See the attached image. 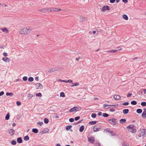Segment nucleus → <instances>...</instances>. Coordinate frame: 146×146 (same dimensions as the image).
<instances>
[{
  "label": "nucleus",
  "instance_id": "57",
  "mask_svg": "<svg viewBox=\"0 0 146 146\" xmlns=\"http://www.w3.org/2000/svg\"><path fill=\"white\" fill-rule=\"evenodd\" d=\"M4 94V92L3 91H1L0 92V96H2Z\"/></svg>",
  "mask_w": 146,
  "mask_h": 146
},
{
  "label": "nucleus",
  "instance_id": "23",
  "mask_svg": "<svg viewBox=\"0 0 146 146\" xmlns=\"http://www.w3.org/2000/svg\"><path fill=\"white\" fill-rule=\"evenodd\" d=\"M84 126H83V125L81 126L80 128L79 131L81 132H82L84 130Z\"/></svg>",
  "mask_w": 146,
  "mask_h": 146
},
{
  "label": "nucleus",
  "instance_id": "52",
  "mask_svg": "<svg viewBox=\"0 0 146 146\" xmlns=\"http://www.w3.org/2000/svg\"><path fill=\"white\" fill-rule=\"evenodd\" d=\"M3 54L4 56H5V57L7 56L8 55L7 54L6 52H3Z\"/></svg>",
  "mask_w": 146,
  "mask_h": 146
},
{
  "label": "nucleus",
  "instance_id": "29",
  "mask_svg": "<svg viewBox=\"0 0 146 146\" xmlns=\"http://www.w3.org/2000/svg\"><path fill=\"white\" fill-rule=\"evenodd\" d=\"M10 117L9 114V113H8L6 115L5 117V119L6 120H8L9 119Z\"/></svg>",
  "mask_w": 146,
  "mask_h": 146
},
{
  "label": "nucleus",
  "instance_id": "39",
  "mask_svg": "<svg viewBox=\"0 0 146 146\" xmlns=\"http://www.w3.org/2000/svg\"><path fill=\"white\" fill-rule=\"evenodd\" d=\"M102 115L104 117H108L109 115L107 113H103Z\"/></svg>",
  "mask_w": 146,
  "mask_h": 146
},
{
  "label": "nucleus",
  "instance_id": "48",
  "mask_svg": "<svg viewBox=\"0 0 146 146\" xmlns=\"http://www.w3.org/2000/svg\"><path fill=\"white\" fill-rule=\"evenodd\" d=\"M117 51H118L117 50L113 49V50H111V53H112V52L115 53V52H117Z\"/></svg>",
  "mask_w": 146,
  "mask_h": 146
},
{
  "label": "nucleus",
  "instance_id": "33",
  "mask_svg": "<svg viewBox=\"0 0 146 146\" xmlns=\"http://www.w3.org/2000/svg\"><path fill=\"white\" fill-rule=\"evenodd\" d=\"M34 80L33 78L32 77H30L28 78V81L29 82H32Z\"/></svg>",
  "mask_w": 146,
  "mask_h": 146
},
{
  "label": "nucleus",
  "instance_id": "59",
  "mask_svg": "<svg viewBox=\"0 0 146 146\" xmlns=\"http://www.w3.org/2000/svg\"><path fill=\"white\" fill-rule=\"evenodd\" d=\"M132 95V94L131 93H128L127 95V97H130Z\"/></svg>",
  "mask_w": 146,
  "mask_h": 146
},
{
  "label": "nucleus",
  "instance_id": "19",
  "mask_svg": "<svg viewBox=\"0 0 146 146\" xmlns=\"http://www.w3.org/2000/svg\"><path fill=\"white\" fill-rule=\"evenodd\" d=\"M129 111V110L128 109H124L123 111V113L125 114H126L128 113Z\"/></svg>",
  "mask_w": 146,
  "mask_h": 146
},
{
  "label": "nucleus",
  "instance_id": "50",
  "mask_svg": "<svg viewBox=\"0 0 146 146\" xmlns=\"http://www.w3.org/2000/svg\"><path fill=\"white\" fill-rule=\"evenodd\" d=\"M129 104V103L128 102H125L122 104L124 106H127Z\"/></svg>",
  "mask_w": 146,
  "mask_h": 146
},
{
  "label": "nucleus",
  "instance_id": "1",
  "mask_svg": "<svg viewBox=\"0 0 146 146\" xmlns=\"http://www.w3.org/2000/svg\"><path fill=\"white\" fill-rule=\"evenodd\" d=\"M32 30V28L27 27L21 29L19 31V33L22 35H27L29 34Z\"/></svg>",
  "mask_w": 146,
  "mask_h": 146
},
{
  "label": "nucleus",
  "instance_id": "8",
  "mask_svg": "<svg viewBox=\"0 0 146 146\" xmlns=\"http://www.w3.org/2000/svg\"><path fill=\"white\" fill-rule=\"evenodd\" d=\"M9 133L10 136L13 135L15 133V131L13 129H10L8 131Z\"/></svg>",
  "mask_w": 146,
  "mask_h": 146
},
{
  "label": "nucleus",
  "instance_id": "2",
  "mask_svg": "<svg viewBox=\"0 0 146 146\" xmlns=\"http://www.w3.org/2000/svg\"><path fill=\"white\" fill-rule=\"evenodd\" d=\"M81 110V108L80 107H75L73 108H71L69 111L70 112H72L73 111L76 112L78 110Z\"/></svg>",
  "mask_w": 146,
  "mask_h": 146
},
{
  "label": "nucleus",
  "instance_id": "12",
  "mask_svg": "<svg viewBox=\"0 0 146 146\" xmlns=\"http://www.w3.org/2000/svg\"><path fill=\"white\" fill-rule=\"evenodd\" d=\"M114 99L116 100H118L121 98L120 96L118 95H115L113 96Z\"/></svg>",
  "mask_w": 146,
  "mask_h": 146
},
{
  "label": "nucleus",
  "instance_id": "25",
  "mask_svg": "<svg viewBox=\"0 0 146 146\" xmlns=\"http://www.w3.org/2000/svg\"><path fill=\"white\" fill-rule=\"evenodd\" d=\"M126 122V120L124 119H121L120 120V122L122 124L123 123H125Z\"/></svg>",
  "mask_w": 146,
  "mask_h": 146
},
{
  "label": "nucleus",
  "instance_id": "11",
  "mask_svg": "<svg viewBox=\"0 0 146 146\" xmlns=\"http://www.w3.org/2000/svg\"><path fill=\"white\" fill-rule=\"evenodd\" d=\"M88 141L89 142H90L91 143H93L94 142V137H91V138H88Z\"/></svg>",
  "mask_w": 146,
  "mask_h": 146
},
{
  "label": "nucleus",
  "instance_id": "9",
  "mask_svg": "<svg viewBox=\"0 0 146 146\" xmlns=\"http://www.w3.org/2000/svg\"><path fill=\"white\" fill-rule=\"evenodd\" d=\"M49 129L48 128L44 129L43 130L41 131L40 132V134L44 133L49 131Z\"/></svg>",
  "mask_w": 146,
  "mask_h": 146
},
{
  "label": "nucleus",
  "instance_id": "26",
  "mask_svg": "<svg viewBox=\"0 0 146 146\" xmlns=\"http://www.w3.org/2000/svg\"><path fill=\"white\" fill-rule=\"evenodd\" d=\"M13 94L12 92H7L6 93V95L7 96H12L13 95Z\"/></svg>",
  "mask_w": 146,
  "mask_h": 146
},
{
  "label": "nucleus",
  "instance_id": "4",
  "mask_svg": "<svg viewBox=\"0 0 146 146\" xmlns=\"http://www.w3.org/2000/svg\"><path fill=\"white\" fill-rule=\"evenodd\" d=\"M101 128L100 126L99 125H96L94 126L93 129L94 132H96L99 131Z\"/></svg>",
  "mask_w": 146,
  "mask_h": 146
},
{
  "label": "nucleus",
  "instance_id": "31",
  "mask_svg": "<svg viewBox=\"0 0 146 146\" xmlns=\"http://www.w3.org/2000/svg\"><path fill=\"white\" fill-rule=\"evenodd\" d=\"M122 17L124 19H125V20H128V17L126 15H122Z\"/></svg>",
  "mask_w": 146,
  "mask_h": 146
},
{
  "label": "nucleus",
  "instance_id": "40",
  "mask_svg": "<svg viewBox=\"0 0 146 146\" xmlns=\"http://www.w3.org/2000/svg\"><path fill=\"white\" fill-rule=\"evenodd\" d=\"M46 12H52V8H46Z\"/></svg>",
  "mask_w": 146,
  "mask_h": 146
},
{
  "label": "nucleus",
  "instance_id": "13",
  "mask_svg": "<svg viewBox=\"0 0 146 146\" xmlns=\"http://www.w3.org/2000/svg\"><path fill=\"white\" fill-rule=\"evenodd\" d=\"M0 29L3 32L6 33H8L9 32L8 30L6 28H1Z\"/></svg>",
  "mask_w": 146,
  "mask_h": 146
},
{
  "label": "nucleus",
  "instance_id": "20",
  "mask_svg": "<svg viewBox=\"0 0 146 146\" xmlns=\"http://www.w3.org/2000/svg\"><path fill=\"white\" fill-rule=\"evenodd\" d=\"M17 141L18 143H21L22 142V139L21 137H19L17 139Z\"/></svg>",
  "mask_w": 146,
  "mask_h": 146
},
{
  "label": "nucleus",
  "instance_id": "18",
  "mask_svg": "<svg viewBox=\"0 0 146 146\" xmlns=\"http://www.w3.org/2000/svg\"><path fill=\"white\" fill-rule=\"evenodd\" d=\"M141 134L143 136H144L145 134V132L146 131V129H143L141 131Z\"/></svg>",
  "mask_w": 146,
  "mask_h": 146
},
{
  "label": "nucleus",
  "instance_id": "7",
  "mask_svg": "<svg viewBox=\"0 0 146 146\" xmlns=\"http://www.w3.org/2000/svg\"><path fill=\"white\" fill-rule=\"evenodd\" d=\"M110 7L108 6H104L101 10V11L102 12H105L106 10H109Z\"/></svg>",
  "mask_w": 146,
  "mask_h": 146
},
{
  "label": "nucleus",
  "instance_id": "22",
  "mask_svg": "<svg viewBox=\"0 0 146 146\" xmlns=\"http://www.w3.org/2000/svg\"><path fill=\"white\" fill-rule=\"evenodd\" d=\"M103 106L104 107V109H107L110 108V107H107L108 106H110V105H108L107 104H104L103 105Z\"/></svg>",
  "mask_w": 146,
  "mask_h": 146
},
{
  "label": "nucleus",
  "instance_id": "36",
  "mask_svg": "<svg viewBox=\"0 0 146 146\" xmlns=\"http://www.w3.org/2000/svg\"><path fill=\"white\" fill-rule=\"evenodd\" d=\"M131 104L133 105H135L137 104V102L136 101H133L131 102Z\"/></svg>",
  "mask_w": 146,
  "mask_h": 146
},
{
  "label": "nucleus",
  "instance_id": "32",
  "mask_svg": "<svg viewBox=\"0 0 146 146\" xmlns=\"http://www.w3.org/2000/svg\"><path fill=\"white\" fill-rule=\"evenodd\" d=\"M97 122V121H90L89 122V124H90L92 125L93 124H96Z\"/></svg>",
  "mask_w": 146,
  "mask_h": 146
},
{
  "label": "nucleus",
  "instance_id": "6",
  "mask_svg": "<svg viewBox=\"0 0 146 146\" xmlns=\"http://www.w3.org/2000/svg\"><path fill=\"white\" fill-rule=\"evenodd\" d=\"M35 87L37 89H42V85L39 83H37L35 84Z\"/></svg>",
  "mask_w": 146,
  "mask_h": 146
},
{
  "label": "nucleus",
  "instance_id": "14",
  "mask_svg": "<svg viewBox=\"0 0 146 146\" xmlns=\"http://www.w3.org/2000/svg\"><path fill=\"white\" fill-rule=\"evenodd\" d=\"M2 60L5 62H9L10 61V60L8 58H2Z\"/></svg>",
  "mask_w": 146,
  "mask_h": 146
},
{
  "label": "nucleus",
  "instance_id": "15",
  "mask_svg": "<svg viewBox=\"0 0 146 146\" xmlns=\"http://www.w3.org/2000/svg\"><path fill=\"white\" fill-rule=\"evenodd\" d=\"M80 21L83 22L86 21V18L84 17L81 16L80 18Z\"/></svg>",
  "mask_w": 146,
  "mask_h": 146
},
{
  "label": "nucleus",
  "instance_id": "42",
  "mask_svg": "<svg viewBox=\"0 0 146 146\" xmlns=\"http://www.w3.org/2000/svg\"><path fill=\"white\" fill-rule=\"evenodd\" d=\"M141 105L143 106H146V102H143L141 103Z\"/></svg>",
  "mask_w": 146,
  "mask_h": 146
},
{
  "label": "nucleus",
  "instance_id": "49",
  "mask_svg": "<svg viewBox=\"0 0 146 146\" xmlns=\"http://www.w3.org/2000/svg\"><path fill=\"white\" fill-rule=\"evenodd\" d=\"M23 79L24 81H27V76H24L23 77Z\"/></svg>",
  "mask_w": 146,
  "mask_h": 146
},
{
  "label": "nucleus",
  "instance_id": "16",
  "mask_svg": "<svg viewBox=\"0 0 146 146\" xmlns=\"http://www.w3.org/2000/svg\"><path fill=\"white\" fill-rule=\"evenodd\" d=\"M61 9H58L56 8H52V12H57L61 10Z\"/></svg>",
  "mask_w": 146,
  "mask_h": 146
},
{
  "label": "nucleus",
  "instance_id": "24",
  "mask_svg": "<svg viewBox=\"0 0 146 146\" xmlns=\"http://www.w3.org/2000/svg\"><path fill=\"white\" fill-rule=\"evenodd\" d=\"M32 131L35 133H37L38 132V130L36 128H33L32 130Z\"/></svg>",
  "mask_w": 146,
  "mask_h": 146
},
{
  "label": "nucleus",
  "instance_id": "43",
  "mask_svg": "<svg viewBox=\"0 0 146 146\" xmlns=\"http://www.w3.org/2000/svg\"><path fill=\"white\" fill-rule=\"evenodd\" d=\"M44 122L46 123H48V120L46 118L44 119Z\"/></svg>",
  "mask_w": 146,
  "mask_h": 146
},
{
  "label": "nucleus",
  "instance_id": "21",
  "mask_svg": "<svg viewBox=\"0 0 146 146\" xmlns=\"http://www.w3.org/2000/svg\"><path fill=\"white\" fill-rule=\"evenodd\" d=\"M134 127V125H129V126L127 127V129L129 130V129L130 130L132 129Z\"/></svg>",
  "mask_w": 146,
  "mask_h": 146
},
{
  "label": "nucleus",
  "instance_id": "28",
  "mask_svg": "<svg viewBox=\"0 0 146 146\" xmlns=\"http://www.w3.org/2000/svg\"><path fill=\"white\" fill-rule=\"evenodd\" d=\"M137 112L139 114L141 113L142 111V110L141 109H138L136 110Z\"/></svg>",
  "mask_w": 146,
  "mask_h": 146
},
{
  "label": "nucleus",
  "instance_id": "38",
  "mask_svg": "<svg viewBox=\"0 0 146 146\" xmlns=\"http://www.w3.org/2000/svg\"><path fill=\"white\" fill-rule=\"evenodd\" d=\"M72 127V126L71 125L67 126L66 127V129L67 130H69Z\"/></svg>",
  "mask_w": 146,
  "mask_h": 146
},
{
  "label": "nucleus",
  "instance_id": "60",
  "mask_svg": "<svg viewBox=\"0 0 146 146\" xmlns=\"http://www.w3.org/2000/svg\"><path fill=\"white\" fill-rule=\"evenodd\" d=\"M118 50H120L122 49V48L120 47H118L117 48Z\"/></svg>",
  "mask_w": 146,
  "mask_h": 146
},
{
  "label": "nucleus",
  "instance_id": "55",
  "mask_svg": "<svg viewBox=\"0 0 146 146\" xmlns=\"http://www.w3.org/2000/svg\"><path fill=\"white\" fill-rule=\"evenodd\" d=\"M69 121L70 122H73L74 121V119L73 118H71L69 119Z\"/></svg>",
  "mask_w": 146,
  "mask_h": 146
},
{
  "label": "nucleus",
  "instance_id": "35",
  "mask_svg": "<svg viewBox=\"0 0 146 146\" xmlns=\"http://www.w3.org/2000/svg\"><path fill=\"white\" fill-rule=\"evenodd\" d=\"M33 96V95L32 94H28V99H31L32 98Z\"/></svg>",
  "mask_w": 146,
  "mask_h": 146
},
{
  "label": "nucleus",
  "instance_id": "62",
  "mask_svg": "<svg viewBox=\"0 0 146 146\" xmlns=\"http://www.w3.org/2000/svg\"><path fill=\"white\" fill-rule=\"evenodd\" d=\"M100 144L99 143H96L95 144V146H100Z\"/></svg>",
  "mask_w": 146,
  "mask_h": 146
},
{
  "label": "nucleus",
  "instance_id": "5",
  "mask_svg": "<svg viewBox=\"0 0 146 146\" xmlns=\"http://www.w3.org/2000/svg\"><path fill=\"white\" fill-rule=\"evenodd\" d=\"M108 131L109 133H110L111 136H115L116 135L115 132H113L112 131H111L109 129H106L104 130V131Z\"/></svg>",
  "mask_w": 146,
  "mask_h": 146
},
{
  "label": "nucleus",
  "instance_id": "46",
  "mask_svg": "<svg viewBox=\"0 0 146 146\" xmlns=\"http://www.w3.org/2000/svg\"><path fill=\"white\" fill-rule=\"evenodd\" d=\"M36 95L37 97H39V96L40 97V96H42L41 94L40 93H36Z\"/></svg>",
  "mask_w": 146,
  "mask_h": 146
},
{
  "label": "nucleus",
  "instance_id": "58",
  "mask_svg": "<svg viewBox=\"0 0 146 146\" xmlns=\"http://www.w3.org/2000/svg\"><path fill=\"white\" fill-rule=\"evenodd\" d=\"M115 1V0H110V2L111 3H113Z\"/></svg>",
  "mask_w": 146,
  "mask_h": 146
},
{
  "label": "nucleus",
  "instance_id": "47",
  "mask_svg": "<svg viewBox=\"0 0 146 146\" xmlns=\"http://www.w3.org/2000/svg\"><path fill=\"white\" fill-rule=\"evenodd\" d=\"M91 116L92 117L95 118L96 117V114L95 113H93L91 115Z\"/></svg>",
  "mask_w": 146,
  "mask_h": 146
},
{
  "label": "nucleus",
  "instance_id": "41",
  "mask_svg": "<svg viewBox=\"0 0 146 146\" xmlns=\"http://www.w3.org/2000/svg\"><path fill=\"white\" fill-rule=\"evenodd\" d=\"M60 96L61 97H64L65 96V95L64 93L63 92L60 93Z\"/></svg>",
  "mask_w": 146,
  "mask_h": 146
},
{
  "label": "nucleus",
  "instance_id": "30",
  "mask_svg": "<svg viewBox=\"0 0 146 146\" xmlns=\"http://www.w3.org/2000/svg\"><path fill=\"white\" fill-rule=\"evenodd\" d=\"M24 139L25 141H27L29 139V138L28 135H26L24 137Z\"/></svg>",
  "mask_w": 146,
  "mask_h": 146
},
{
  "label": "nucleus",
  "instance_id": "27",
  "mask_svg": "<svg viewBox=\"0 0 146 146\" xmlns=\"http://www.w3.org/2000/svg\"><path fill=\"white\" fill-rule=\"evenodd\" d=\"M39 11L44 13H46L47 12L46 11V8H44L40 9L39 10Z\"/></svg>",
  "mask_w": 146,
  "mask_h": 146
},
{
  "label": "nucleus",
  "instance_id": "61",
  "mask_svg": "<svg viewBox=\"0 0 146 146\" xmlns=\"http://www.w3.org/2000/svg\"><path fill=\"white\" fill-rule=\"evenodd\" d=\"M123 2L125 3H126L128 2L127 0H122Z\"/></svg>",
  "mask_w": 146,
  "mask_h": 146
},
{
  "label": "nucleus",
  "instance_id": "53",
  "mask_svg": "<svg viewBox=\"0 0 146 146\" xmlns=\"http://www.w3.org/2000/svg\"><path fill=\"white\" fill-rule=\"evenodd\" d=\"M110 111L111 112H113L115 111V110L113 108H111L110 109Z\"/></svg>",
  "mask_w": 146,
  "mask_h": 146
},
{
  "label": "nucleus",
  "instance_id": "37",
  "mask_svg": "<svg viewBox=\"0 0 146 146\" xmlns=\"http://www.w3.org/2000/svg\"><path fill=\"white\" fill-rule=\"evenodd\" d=\"M142 117L143 118H146V113H145L144 112H143V113L142 114Z\"/></svg>",
  "mask_w": 146,
  "mask_h": 146
},
{
  "label": "nucleus",
  "instance_id": "3",
  "mask_svg": "<svg viewBox=\"0 0 146 146\" xmlns=\"http://www.w3.org/2000/svg\"><path fill=\"white\" fill-rule=\"evenodd\" d=\"M108 121L111 124L115 125L116 123V119L114 118H112L108 120Z\"/></svg>",
  "mask_w": 146,
  "mask_h": 146
},
{
  "label": "nucleus",
  "instance_id": "17",
  "mask_svg": "<svg viewBox=\"0 0 146 146\" xmlns=\"http://www.w3.org/2000/svg\"><path fill=\"white\" fill-rule=\"evenodd\" d=\"M79 85V84L77 82L72 83V85L70 86L71 87L76 86Z\"/></svg>",
  "mask_w": 146,
  "mask_h": 146
},
{
  "label": "nucleus",
  "instance_id": "34",
  "mask_svg": "<svg viewBox=\"0 0 146 146\" xmlns=\"http://www.w3.org/2000/svg\"><path fill=\"white\" fill-rule=\"evenodd\" d=\"M129 131L131 132L134 133L136 131V129H133H133H132L130 130L129 129Z\"/></svg>",
  "mask_w": 146,
  "mask_h": 146
},
{
  "label": "nucleus",
  "instance_id": "64",
  "mask_svg": "<svg viewBox=\"0 0 146 146\" xmlns=\"http://www.w3.org/2000/svg\"><path fill=\"white\" fill-rule=\"evenodd\" d=\"M69 82H68V83H71V84H72V83H73V82L72 81V80H69Z\"/></svg>",
  "mask_w": 146,
  "mask_h": 146
},
{
  "label": "nucleus",
  "instance_id": "44",
  "mask_svg": "<svg viewBox=\"0 0 146 146\" xmlns=\"http://www.w3.org/2000/svg\"><path fill=\"white\" fill-rule=\"evenodd\" d=\"M11 144L13 145H15L17 144V142L16 141L13 140L11 141Z\"/></svg>",
  "mask_w": 146,
  "mask_h": 146
},
{
  "label": "nucleus",
  "instance_id": "45",
  "mask_svg": "<svg viewBox=\"0 0 146 146\" xmlns=\"http://www.w3.org/2000/svg\"><path fill=\"white\" fill-rule=\"evenodd\" d=\"M43 124V122H37V124L38 125H40V126H42Z\"/></svg>",
  "mask_w": 146,
  "mask_h": 146
},
{
  "label": "nucleus",
  "instance_id": "51",
  "mask_svg": "<svg viewBox=\"0 0 146 146\" xmlns=\"http://www.w3.org/2000/svg\"><path fill=\"white\" fill-rule=\"evenodd\" d=\"M110 106H112L114 108H117L118 107V104H116L112 105H110Z\"/></svg>",
  "mask_w": 146,
  "mask_h": 146
},
{
  "label": "nucleus",
  "instance_id": "10",
  "mask_svg": "<svg viewBox=\"0 0 146 146\" xmlns=\"http://www.w3.org/2000/svg\"><path fill=\"white\" fill-rule=\"evenodd\" d=\"M58 70V68H52L50 69L48 71V72L51 73L52 72H54Z\"/></svg>",
  "mask_w": 146,
  "mask_h": 146
},
{
  "label": "nucleus",
  "instance_id": "54",
  "mask_svg": "<svg viewBox=\"0 0 146 146\" xmlns=\"http://www.w3.org/2000/svg\"><path fill=\"white\" fill-rule=\"evenodd\" d=\"M80 118V117L79 116L76 117H75L74 118L75 120L76 121H77Z\"/></svg>",
  "mask_w": 146,
  "mask_h": 146
},
{
  "label": "nucleus",
  "instance_id": "56",
  "mask_svg": "<svg viewBox=\"0 0 146 146\" xmlns=\"http://www.w3.org/2000/svg\"><path fill=\"white\" fill-rule=\"evenodd\" d=\"M16 104L18 106H19L21 105V103L19 101H17V102Z\"/></svg>",
  "mask_w": 146,
  "mask_h": 146
},
{
  "label": "nucleus",
  "instance_id": "63",
  "mask_svg": "<svg viewBox=\"0 0 146 146\" xmlns=\"http://www.w3.org/2000/svg\"><path fill=\"white\" fill-rule=\"evenodd\" d=\"M122 146H127V145L124 142L122 144Z\"/></svg>",
  "mask_w": 146,
  "mask_h": 146
}]
</instances>
